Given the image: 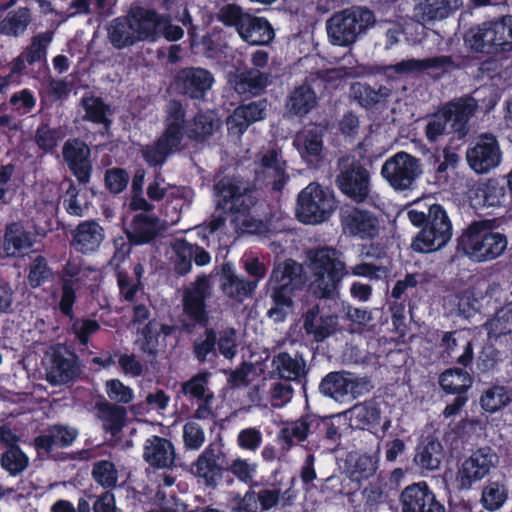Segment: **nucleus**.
Segmentation results:
<instances>
[{
    "mask_svg": "<svg viewBox=\"0 0 512 512\" xmlns=\"http://www.w3.org/2000/svg\"><path fill=\"white\" fill-rule=\"evenodd\" d=\"M162 24L163 16L155 9L132 5L125 16L111 21L107 29L108 38L116 49L156 41L160 37Z\"/></svg>",
    "mask_w": 512,
    "mask_h": 512,
    "instance_id": "f257e3e1",
    "label": "nucleus"
},
{
    "mask_svg": "<svg viewBox=\"0 0 512 512\" xmlns=\"http://www.w3.org/2000/svg\"><path fill=\"white\" fill-rule=\"evenodd\" d=\"M494 224L495 220L491 219L472 221L457 237L456 251L475 263L500 257L507 248L508 240Z\"/></svg>",
    "mask_w": 512,
    "mask_h": 512,
    "instance_id": "f03ea898",
    "label": "nucleus"
},
{
    "mask_svg": "<svg viewBox=\"0 0 512 512\" xmlns=\"http://www.w3.org/2000/svg\"><path fill=\"white\" fill-rule=\"evenodd\" d=\"M302 271V266L293 259H287L273 269L267 283L271 306L266 315L274 322H284L292 310L295 292L303 284Z\"/></svg>",
    "mask_w": 512,
    "mask_h": 512,
    "instance_id": "7ed1b4c3",
    "label": "nucleus"
},
{
    "mask_svg": "<svg viewBox=\"0 0 512 512\" xmlns=\"http://www.w3.org/2000/svg\"><path fill=\"white\" fill-rule=\"evenodd\" d=\"M408 218L421 228L414 237L411 247L415 252L431 253L444 247L452 237V223L446 210L440 204L429 207L428 213L408 211Z\"/></svg>",
    "mask_w": 512,
    "mask_h": 512,
    "instance_id": "20e7f679",
    "label": "nucleus"
},
{
    "mask_svg": "<svg viewBox=\"0 0 512 512\" xmlns=\"http://www.w3.org/2000/svg\"><path fill=\"white\" fill-rule=\"evenodd\" d=\"M314 280L313 293L321 299H331L339 291L342 280L349 276L346 264L337 257L335 248L324 246L307 252Z\"/></svg>",
    "mask_w": 512,
    "mask_h": 512,
    "instance_id": "39448f33",
    "label": "nucleus"
},
{
    "mask_svg": "<svg viewBox=\"0 0 512 512\" xmlns=\"http://www.w3.org/2000/svg\"><path fill=\"white\" fill-rule=\"evenodd\" d=\"M340 438L341 434L331 417H321L314 413H304L298 419L287 422L277 434V439L286 451L305 441L336 443Z\"/></svg>",
    "mask_w": 512,
    "mask_h": 512,
    "instance_id": "423d86ee",
    "label": "nucleus"
},
{
    "mask_svg": "<svg viewBox=\"0 0 512 512\" xmlns=\"http://www.w3.org/2000/svg\"><path fill=\"white\" fill-rule=\"evenodd\" d=\"M376 23L374 12L366 6H352L335 12L326 21L329 41L333 45L349 47Z\"/></svg>",
    "mask_w": 512,
    "mask_h": 512,
    "instance_id": "0eeeda50",
    "label": "nucleus"
},
{
    "mask_svg": "<svg viewBox=\"0 0 512 512\" xmlns=\"http://www.w3.org/2000/svg\"><path fill=\"white\" fill-rule=\"evenodd\" d=\"M465 45L475 53L491 56L512 51V15L470 28L464 35Z\"/></svg>",
    "mask_w": 512,
    "mask_h": 512,
    "instance_id": "6e6552de",
    "label": "nucleus"
},
{
    "mask_svg": "<svg viewBox=\"0 0 512 512\" xmlns=\"http://www.w3.org/2000/svg\"><path fill=\"white\" fill-rule=\"evenodd\" d=\"M212 296V285L206 274H201L183 291L182 309L186 319H180V332L192 334L196 327L206 328L210 322L207 301Z\"/></svg>",
    "mask_w": 512,
    "mask_h": 512,
    "instance_id": "1a4fd4ad",
    "label": "nucleus"
},
{
    "mask_svg": "<svg viewBox=\"0 0 512 512\" xmlns=\"http://www.w3.org/2000/svg\"><path fill=\"white\" fill-rule=\"evenodd\" d=\"M337 204L332 190L312 182L298 194L296 216L303 224H321L329 220Z\"/></svg>",
    "mask_w": 512,
    "mask_h": 512,
    "instance_id": "9d476101",
    "label": "nucleus"
},
{
    "mask_svg": "<svg viewBox=\"0 0 512 512\" xmlns=\"http://www.w3.org/2000/svg\"><path fill=\"white\" fill-rule=\"evenodd\" d=\"M217 207L231 214L246 216L257 203L255 190L237 176H224L214 185Z\"/></svg>",
    "mask_w": 512,
    "mask_h": 512,
    "instance_id": "9b49d317",
    "label": "nucleus"
},
{
    "mask_svg": "<svg viewBox=\"0 0 512 512\" xmlns=\"http://www.w3.org/2000/svg\"><path fill=\"white\" fill-rule=\"evenodd\" d=\"M228 456L221 439L209 443L191 464L190 473L206 487L215 488L227 472Z\"/></svg>",
    "mask_w": 512,
    "mask_h": 512,
    "instance_id": "f8f14e48",
    "label": "nucleus"
},
{
    "mask_svg": "<svg viewBox=\"0 0 512 512\" xmlns=\"http://www.w3.org/2000/svg\"><path fill=\"white\" fill-rule=\"evenodd\" d=\"M339 174L336 177V185L349 199L356 203H362L370 195V173L356 159L342 157L338 161Z\"/></svg>",
    "mask_w": 512,
    "mask_h": 512,
    "instance_id": "ddd939ff",
    "label": "nucleus"
},
{
    "mask_svg": "<svg viewBox=\"0 0 512 512\" xmlns=\"http://www.w3.org/2000/svg\"><path fill=\"white\" fill-rule=\"evenodd\" d=\"M421 174L420 159L405 151L388 158L381 168L382 177L396 191L410 189Z\"/></svg>",
    "mask_w": 512,
    "mask_h": 512,
    "instance_id": "4468645a",
    "label": "nucleus"
},
{
    "mask_svg": "<svg viewBox=\"0 0 512 512\" xmlns=\"http://www.w3.org/2000/svg\"><path fill=\"white\" fill-rule=\"evenodd\" d=\"M428 341L433 343L444 361L455 360L463 368L469 367L474 359L472 341L460 337V332L435 330Z\"/></svg>",
    "mask_w": 512,
    "mask_h": 512,
    "instance_id": "2eb2a0df",
    "label": "nucleus"
},
{
    "mask_svg": "<svg viewBox=\"0 0 512 512\" xmlns=\"http://www.w3.org/2000/svg\"><path fill=\"white\" fill-rule=\"evenodd\" d=\"M342 232L361 240H373L379 235L378 217L370 210L344 205L339 211Z\"/></svg>",
    "mask_w": 512,
    "mask_h": 512,
    "instance_id": "dca6fc26",
    "label": "nucleus"
},
{
    "mask_svg": "<svg viewBox=\"0 0 512 512\" xmlns=\"http://www.w3.org/2000/svg\"><path fill=\"white\" fill-rule=\"evenodd\" d=\"M502 152L499 142L491 133L477 136L466 152L467 162L472 170L478 174L489 172L501 162Z\"/></svg>",
    "mask_w": 512,
    "mask_h": 512,
    "instance_id": "f3484780",
    "label": "nucleus"
},
{
    "mask_svg": "<svg viewBox=\"0 0 512 512\" xmlns=\"http://www.w3.org/2000/svg\"><path fill=\"white\" fill-rule=\"evenodd\" d=\"M63 160L79 185L90 183L93 164L89 146L80 138H70L62 147Z\"/></svg>",
    "mask_w": 512,
    "mask_h": 512,
    "instance_id": "a211bd4d",
    "label": "nucleus"
},
{
    "mask_svg": "<svg viewBox=\"0 0 512 512\" xmlns=\"http://www.w3.org/2000/svg\"><path fill=\"white\" fill-rule=\"evenodd\" d=\"M159 233V218L144 213L136 214L127 232L128 243H122L114 253L113 260L123 261L131 251V245H144L152 242Z\"/></svg>",
    "mask_w": 512,
    "mask_h": 512,
    "instance_id": "6ab92c4d",
    "label": "nucleus"
},
{
    "mask_svg": "<svg viewBox=\"0 0 512 512\" xmlns=\"http://www.w3.org/2000/svg\"><path fill=\"white\" fill-rule=\"evenodd\" d=\"M268 106L266 98L238 105L226 119L228 134L241 138L251 125L266 118Z\"/></svg>",
    "mask_w": 512,
    "mask_h": 512,
    "instance_id": "aec40b11",
    "label": "nucleus"
},
{
    "mask_svg": "<svg viewBox=\"0 0 512 512\" xmlns=\"http://www.w3.org/2000/svg\"><path fill=\"white\" fill-rule=\"evenodd\" d=\"M399 499L402 512H446L445 506L425 481L405 487Z\"/></svg>",
    "mask_w": 512,
    "mask_h": 512,
    "instance_id": "412c9836",
    "label": "nucleus"
},
{
    "mask_svg": "<svg viewBox=\"0 0 512 512\" xmlns=\"http://www.w3.org/2000/svg\"><path fill=\"white\" fill-rule=\"evenodd\" d=\"M496 454L489 447H482L474 451L465 459L457 473V481L461 488L468 489L473 483L484 478L494 465Z\"/></svg>",
    "mask_w": 512,
    "mask_h": 512,
    "instance_id": "4be33fe9",
    "label": "nucleus"
},
{
    "mask_svg": "<svg viewBox=\"0 0 512 512\" xmlns=\"http://www.w3.org/2000/svg\"><path fill=\"white\" fill-rule=\"evenodd\" d=\"M82 272L81 260L78 258H69L57 272V277L61 284V296L58 303L59 311L66 317L73 318V307L76 302V285L79 282V276Z\"/></svg>",
    "mask_w": 512,
    "mask_h": 512,
    "instance_id": "5701e85b",
    "label": "nucleus"
},
{
    "mask_svg": "<svg viewBox=\"0 0 512 512\" xmlns=\"http://www.w3.org/2000/svg\"><path fill=\"white\" fill-rule=\"evenodd\" d=\"M214 77L210 71L200 67H185L175 76L178 91L191 98L201 99L212 87Z\"/></svg>",
    "mask_w": 512,
    "mask_h": 512,
    "instance_id": "b1692460",
    "label": "nucleus"
},
{
    "mask_svg": "<svg viewBox=\"0 0 512 512\" xmlns=\"http://www.w3.org/2000/svg\"><path fill=\"white\" fill-rule=\"evenodd\" d=\"M324 132L317 126L305 127L298 131L293 146L301 159L309 166H316L323 160Z\"/></svg>",
    "mask_w": 512,
    "mask_h": 512,
    "instance_id": "393cba45",
    "label": "nucleus"
},
{
    "mask_svg": "<svg viewBox=\"0 0 512 512\" xmlns=\"http://www.w3.org/2000/svg\"><path fill=\"white\" fill-rule=\"evenodd\" d=\"M78 435L79 432L74 427L54 424L48 428L47 433L36 436L33 445L39 455L50 454L54 447L67 448L71 446Z\"/></svg>",
    "mask_w": 512,
    "mask_h": 512,
    "instance_id": "a878e982",
    "label": "nucleus"
},
{
    "mask_svg": "<svg viewBox=\"0 0 512 512\" xmlns=\"http://www.w3.org/2000/svg\"><path fill=\"white\" fill-rule=\"evenodd\" d=\"M80 372L78 357L72 352L65 356L61 351H54L51 365L47 369V381L51 385L67 384L75 380Z\"/></svg>",
    "mask_w": 512,
    "mask_h": 512,
    "instance_id": "bb28decb",
    "label": "nucleus"
},
{
    "mask_svg": "<svg viewBox=\"0 0 512 512\" xmlns=\"http://www.w3.org/2000/svg\"><path fill=\"white\" fill-rule=\"evenodd\" d=\"M456 67L452 56L440 55L424 59L402 60L392 66L396 74L404 75L425 70H435L438 75H443L454 70Z\"/></svg>",
    "mask_w": 512,
    "mask_h": 512,
    "instance_id": "cd10ccee",
    "label": "nucleus"
},
{
    "mask_svg": "<svg viewBox=\"0 0 512 512\" xmlns=\"http://www.w3.org/2000/svg\"><path fill=\"white\" fill-rule=\"evenodd\" d=\"M143 457L154 468H169L174 465V446L170 440L154 435L147 439Z\"/></svg>",
    "mask_w": 512,
    "mask_h": 512,
    "instance_id": "c85d7f7f",
    "label": "nucleus"
},
{
    "mask_svg": "<svg viewBox=\"0 0 512 512\" xmlns=\"http://www.w3.org/2000/svg\"><path fill=\"white\" fill-rule=\"evenodd\" d=\"M444 457L441 442L433 435L422 438L416 446L413 461L422 471L439 469Z\"/></svg>",
    "mask_w": 512,
    "mask_h": 512,
    "instance_id": "c756f323",
    "label": "nucleus"
},
{
    "mask_svg": "<svg viewBox=\"0 0 512 512\" xmlns=\"http://www.w3.org/2000/svg\"><path fill=\"white\" fill-rule=\"evenodd\" d=\"M316 92L307 83L296 86L287 96L285 109L289 116L303 118L317 105Z\"/></svg>",
    "mask_w": 512,
    "mask_h": 512,
    "instance_id": "7c9ffc66",
    "label": "nucleus"
},
{
    "mask_svg": "<svg viewBox=\"0 0 512 512\" xmlns=\"http://www.w3.org/2000/svg\"><path fill=\"white\" fill-rule=\"evenodd\" d=\"M240 38L250 45H268L275 33L271 23L265 17L249 15L239 31Z\"/></svg>",
    "mask_w": 512,
    "mask_h": 512,
    "instance_id": "2f4dec72",
    "label": "nucleus"
},
{
    "mask_svg": "<svg viewBox=\"0 0 512 512\" xmlns=\"http://www.w3.org/2000/svg\"><path fill=\"white\" fill-rule=\"evenodd\" d=\"M33 246L31 234L19 222L6 225L3 250L7 257H21Z\"/></svg>",
    "mask_w": 512,
    "mask_h": 512,
    "instance_id": "473e14b6",
    "label": "nucleus"
},
{
    "mask_svg": "<svg viewBox=\"0 0 512 512\" xmlns=\"http://www.w3.org/2000/svg\"><path fill=\"white\" fill-rule=\"evenodd\" d=\"M165 113L166 115L162 135L182 144L188 124L185 120V107L180 101L173 99L168 102Z\"/></svg>",
    "mask_w": 512,
    "mask_h": 512,
    "instance_id": "72a5a7b5",
    "label": "nucleus"
},
{
    "mask_svg": "<svg viewBox=\"0 0 512 512\" xmlns=\"http://www.w3.org/2000/svg\"><path fill=\"white\" fill-rule=\"evenodd\" d=\"M102 240V227L94 221H86L77 226L71 245L76 251L88 254L96 251Z\"/></svg>",
    "mask_w": 512,
    "mask_h": 512,
    "instance_id": "f704fd0d",
    "label": "nucleus"
},
{
    "mask_svg": "<svg viewBox=\"0 0 512 512\" xmlns=\"http://www.w3.org/2000/svg\"><path fill=\"white\" fill-rule=\"evenodd\" d=\"M272 367L280 379L301 382L305 378L306 363L302 356L292 357L288 352H279L272 359Z\"/></svg>",
    "mask_w": 512,
    "mask_h": 512,
    "instance_id": "c9c22d12",
    "label": "nucleus"
},
{
    "mask_svg": "<svg viewBox=\"0 0 512 512\" xmlns=\"http://www.w3.org/2000/svg\"><path fill=\"white\" fill-rule=\"evenodd\" d=\"M332 317L321 315L319 305H314L303 314V329L307 336L319 343L332 334Z\"/></svg>",
    "mask_w": 512,
    "mask_h": 512,
    "instance_id": "e433bc0d",
    "label": "nucleus"
},
{
    "mask_svg": "<svg viewBox=\"0 0 512 512\" xmlns=\"http://www.w3.org/2000/svg\"><path fill=\"white\" fill-rule=\"evenodd\" d=\"M80 106L85 111L83 120L98 125H103L105 130H109L112 125L110 115L112 110L109 104L93 94H84L80 100Z\"/></svg>",
    "mask_w": 512,
    "mask_h": 512,
    "instance_id": "4c0bfd02",
    "label": "nucleus"
},
{
    "mask_svg": "<svg viewBox=\"0 0 512 512\" xmlns=\"http://www.w3.org/2000/svg\"><path fill=\"white\" fill-rule=\"evenodd\" d=\"M354 98L366 109L375 108L379 104H385L392 91L385 85L371 86L368 83H355L351 87Z\"/></svg>",
    "mask_w": 512,
    "mask_h": 512,
    "instance_id": "58836bf2",
    "label": "nucleus"
},
{
    "mask_svg": "<svg viewBox=\"0 0 512 512\" xmlns=\"http://www.w3.org/2000/svg\"><path fill=\"white\" fill-rule=\"evenodd\" d=\"M476 103L472 98L460 99L451 103L445 115L447 120L453 121V129L459 137L466 136L468 132V121L476 111Z\"/></svg>",
    "mask_w": 512,
    "mask_h": 512,
    "instance_id": "ea45409f",
    "label": "nucleus"
},
{
    "mask_svg": "<svg viewBox=\"0 0 512 512\" xmlns=\"http://www.w3.org/2000/svg\"><path fill=\"white\" fill-rule=\"evenodd\" d=\"M181 144L160 135L154 144L147 145L141 150L144 161L151 167L161 168L167 158L175 151L178 150Z\"/></svg>",
    "mask_w": 512,
    "mask_h": 512,
    "instance_id": "a19ab883",
    "label": "nucleus"
},
{
    "mask_svg": "<svg viewBox=\"0 0 512 512\" xmlns=\"http://www.w3.org/2000/svg\"><path fill=\"white\" fill-rule=\"evenodd\" d=\"M438 382L446 394H461L468 393L473 384V377L463 368L453 367L443 371Z\"/></svg>",
    "mask_w": 512,
    "mask_h": 512,
    "instance_id": "79ce46f5",
    "label": "nucleus"
},
{
    "mask_svg": "<svg viewBox=\"0 0 512 512\" xmlns=\"http://www.w3.org/2000/svg\"><path fill=\"white\" fill-rule=\"evenodd\" d=\"M98 413L104 431L112 437H116L126 424L127 411L123 406L104 402L98 405Z\"/></svg>",
    "mask_w": 512,
    "mask_h": 512,
    "instance_id": "37998d69",
    "label": "nucleus"
},
{
    "mask_svg": "<svg viewBox=\"0 0 512 512\" xmlns=\"http://www.w3.org/2000/svg\"><path fill=\"white\" fill-rule=\"evenodd\" d=\"M351 384L348 380V372L333 371L328 373L319 384V391L337 402L348 399L347 387Z\"/></svg>",
    "mask_w": 512,
    "mask_h": 512,
    "instance_id": "c03bdc74",
    "label": "nucleus"
},
{
    "mask_svg": "<svg viewBox=\"0 0 512 512\" xmlns=\"http://www.w3.org/2000/svg\"><path fill=\"white\" fill-rule=\"evenodd\" d=\"M30 22V10L27 7H19L16 10L9 11L0 20V34L8 37H18L26 31Z\"/></svg>",
    "mask_w": 512,
    "mask_h": 512,
    "instance_id": "a18cd8bd",
    "label": "nucleus"
},
{
    "mask_svg": "<svg viewBox=\"0 0 512 512\" xmlns=\"http://www.w3.org/2000/svg\"><path fill=\"white\" fill-rule=\"evenodd\" d=\"M258 285V280L239 278L234 273L226 274L222 285L224 293L231 299L242 302L251 297Z\"/></svg>",
    "mask_w": 512,
    "mask_h": 512,
    "instance_id": "49530a36",
    "label": "nucleus"
},
{
    "mask_svg": "<svg viewBox=\"0 0 512 512\" xmlns=\"http://www.w3.org/2000/svg\"><path fill=\"white\" fill-rule=\"evenodd\" d=\"M511 400V394L506 386L492 385L483 391L479 402L485 412L493 414L505 408Z\"/></svg>",
    "mask_w": 512,
    "mask_h": 512,
    "instance_id": "de8ad7c7",
    "label": "nucleus"
},
{
    "mask_svg": "<svg viewBox=\"0 0 512 512\" xmlns=\"http://www.w3.org/2000/svg\"><path fill=\"white\" fill-rule=\"evenodd\" d=\"M352 421L359 429L375 427L380 424L381 410L375 401L356 404L352 410Z\"/></svg>",
    "mask_w": 512,
    "mask_h": 512,
    "instance_id": "09e8293b",
    "label": "nucleus"
},
{
    "mask_svg": "<svg viewBox=\"0 0 512 512\" xmlns=\"http://www.w3.org/2000/svg\"><path fill=\"white\" fill-rule=\"evenodd\" d=\"M0 465L10 476L16 477L28 468L29 457L20 446H11L2 452Z\"/></svg>",
    "mask_w": 512,
    "mask_h": 512,
    "instance_id": "8fccbe9b",
    "label": "nucleus"
},
{
    "mask_svg": "<svg viewBox=\"0 0 512 512\" xmlns=\"http://www.w3.org/2000/svg\"><path fill=\"white\" fill-rule=\"evenodd\" d=\"M64 138L60 127H51L48 122H41L34 134V142L38 149L48 154L53 153Z\"/></svg>",
    "mask_w": 512,
    "mask_h": 512,
    "instance_id": "3c124183",
    "label": "nucleus"
},
{
    "mask_svg": "<svg viewBox=\"0 0 512 512\" xmlns=\"http://www.w3.org/2000/svg\"><path fill=\"white\" fill-rule=\"evenodd\" d=\"M91 476L94 482L104 490H112L118 485V470L111 460L95 461L92 465Z\"/></svg>",
    "mask_w": 512,
    "mask_h": 512,
    "instance_id": "603ef678",
    "label": "nucleus"
},
{
    "mask_svg": "<svg viewBox=\"0 0 512 512\" xmlns=\"http://www.w3.org/2000/svg\"><path fill=\"white\" fill-rule=\"evenodd\" d=\"M139 348L148 357L155 359L158 356L160 333L158 320H149L140 331Z\"/></svg>",
    "mask_w": 512,
    "mask_h": 512,
    "instance_id": "864d4df0",
    "label": "nucleus"
},
{
    "mask_svg": "<svg viewBox=\"0 0 512 512\" xmlns=\"http://www.w3.org/2000/svg\"><path fill=\"white\" fill-rule=\"evenodd\" d=\"M477 196L482 198V206L499 207L505 203L506 190L497 179H489L478 188Z\"/></svg>",
    "mask_w": 512,
    "mask_h": 512,
    "instance_id": "5fc2aeb1",
    "label": "nucleus"
},
{
    "mask_svg": "<svg viewBox=\"0 0 512 512\" xmlns=\"http://www.w3.org/2000/svg\"><path fill=\"white\" fill-rule=\"evenodd\" d=\"M214 119L205 113H197L192 121L188 122L186 134L194 141H204L208 139L214 131Z\"/></svg>",
    "mask_w": 512,
    "mask_h": 512,
    "instance_id": "6e6d98bb",
    "label": "nucleus"
},
{
    "mask_svg": "<svg viewBox=\"0 0 512 512\" xmlns=\"http://www.w3.org/2000/svg\"><path fill=\"white\" fill-rule=\"evenodd\" d=\"M217 332L214 328H205L204 339H197L193 342L192 353L199 364H204L208 360V355L216 354Z\"/></svg>",
    "mask_w": 512,
    "mask_h": 512,
    "instance_id": "4d7b16f0",
    "label": "nucleus"
},
{
    "mask_svg": "<svg viewBox=\"0 0 512 512\" xmlns=\"http://www.w3.org/2000/svg\"><path fill=\"white\" fill-rule=\"evenodd\" d=\"M507 499V490L499 482L489 481L482 490L481 502L488 511L499 509Z\"/></svg>",
    "mask_w": 512,
    "mask_h": 512,
    "instance_id": "13d9d810",
    "label": "nucleus"
},
{
    "mask_svg": "<svg viewBox=\"0 0 512 512\" xmlns=\"http://www.w3.org/2000/svg\"><path fill=\"white\" fill-rule=\"evenodd\" d=\"M270 77V73L261 72L258 69H251L241 75L238 86L244 91L258 95L270 84Z\"/></svg>",
    "mask_w": 512,
    "mask_h": 512,
    "instance_id": "bf43d9fd",
    "label": "nucleus"
},
{
    "mask_svg": "<svg viewBox=\"0 0 512 512\" xmlns=\"http://www.w3.org/2000/svg\"><path fill=\"white\" fill-rule=\"evenodd\" d=\"M51 40L49 33H39L32 37L30 45L22 52L28 65L46 61L47 48Z\"/></svg>",
    "mask_w": 512,
    "mask_h": 512,
    "instance_id": "052dcab7",
    "label": "nucleus"
},
{
    "mask_svg": "<svg viewBox=\"0 0 512 512\" xmlns=\"http://www.w3.org/2000/svg\"><path fill=\"white\" fill-rule=\"evenodd\" d=\"M51 276V269L46 258L38 255L32 259L28 268L27 282L30 287L38 288L43 285Z\"/></svg>",
    "mask_w": 512,
    "mask_h": 512,
    "instance_id": "680f3d73",
    "label": "nucleus"
},
{
    "mask_svg": "<svg viewBox=\"0 0 512 512\" xmlns=\"http://www.w3.org/2000/svg\"><path fill=\"white\" fill-rule=\"evenodd\" d=\"M249 15V13L244 12L237 4L230 3L220 8L218 20L226 27L235 28L237 33H239Z\"/></svg>",
    "mask_w": 512,
    "mask_h": 512,
    "instance_id": "e2e57ef3",
    "label": "nucleus"
},
{
    "mask_svg": "<svg viewBox=\"0 0 512 512\" xmlns=\"http://www.w3.org/2000/svg\"><path fill=\"white\" fill-rule=\"evenodd\" d=\"M129 173L121 167L109 168L104 173L105 188L113 195L122 193L129 183Z\"/></svg>",
    "mask_w": 512,
    "mask_h": 512,
    "instance_id": "0e129e2a",
    "label": "nucleus"
},
{
    "mask_svg": "<svg viewBox=\"0 0 512 512\" xmlns=\"http://www.w3.org/2000/svg\"><path fill=\"white\" fill-rule=\"evenodd\" d=\"M175 253L174 271L180 276H185L192 268V244L185 239L178 241L175 245Z\"/></svg>",
    "mask_w": 512,
    "mask_h": 512,
    "instance_id": "69168bd1",
    "label": "nucleus"
},
{
    "mask_svg": "<svg viewBox=\"0 0 512 512\" xmlns=\"http://www.w3.org/2000/svg\"><path fill=\"white\" fill-rule=\"evenodd\" d=\"M501 361V353L492 343L483 345L477 357V369L481 373L493 371Z\"/></svg>",
    "mask_w": 512,
    "mask_h": 512,
    "instance_id": "338daca9",
    "label": "nucleus"
},
{
    "mask_svg": "<svg viewBox=\"0 0 512 512\" xmlns=\"http://www.w3.org/2000/svg\"><path fill=\"white\" fill-rule=\"evenodd\" d=\"M9 104L18 115L23 116L32 112L36 106V98L33 92L28 89H22L11 95Z\"/></svg>",
    "mask_w": 512,
    "mask_h": 512,
    "instance_id": "774afa93",
    "label": "nucleus"
}]
</instances>
